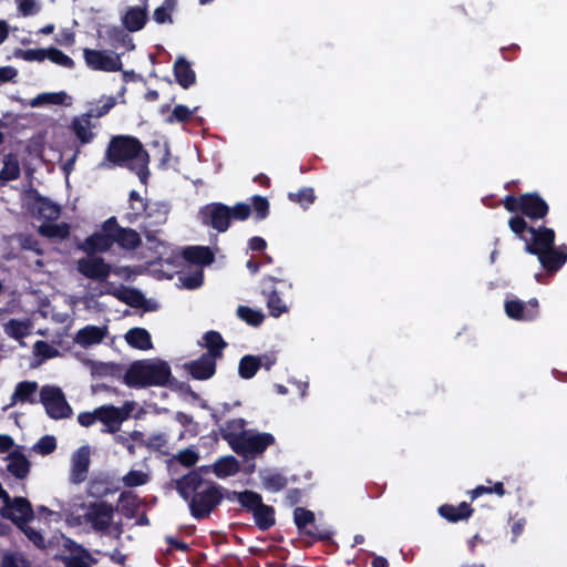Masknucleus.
I'll list each match as a JSON object with an SVG mask.
<instances>
[{
	"label": "nucleus",
	"mask_w": 567,
	"mask_h": 567,
	"mask_svg": "<svg viewBox=\"0 0 567 567\" xmlns=\"http://www.w3.org/2000/svg\"><path fill=\"white\" fill-rule=\"evenodd\" d=\"M47 49H28V50H18L16 52L17 58H21L25 61H43L45 59Z\"/></svg>",
	"instance_id": "680f3d73"
},
{
	"label": "nucleus",
	"mask_w": 567,
	"mask_h": 567,
	"mask_svg": "<svg viewBox=\"0 0 567 567\" xmlns=\"http://www.w3.org/2000/svg\"><path fill=\"white\" fill-rule=\"evenodd\" d=\"M38 391V383L35 381H21L16 385L14 392L11 396V405L17 402L35 404L38 400L35 393Z\"/></svg>",
	"instance_id": "c756f323"
},
{
	"label": "nucleus",
	"mask_w": 567,
	"mask_h": 567,
	"mask_svg": "<svg viewBox=\"0 0 567 567\" xmlns=\"http://www.w3.org/2000/svg\"><path fill=\"white\" fill-rule=\"evenodd\" d=\"M114 515L113 506L105 502L93 503L85 513V519L96 532H106L112 523Z\"/></svg>",
	"instance_id": "dca6fc26"
},
{
	"label": "nucleus",
	"mask_w": 567,
	"mask_h": 567,
	"mask_svg": "<svg viewBox=\"0 0 567 567\" xmlns=\"http://www.w3.org/2000/svg\"><path fill=\"white\" fill-rule=\"evenodd\" d=\"M97 419L106 426V432L115 433L121 424L127 419L128 411L114 405H102L96 408Z\"/></svg>",
	"instance_id": "6ab92c4d"
},
{
	"label": "nucleus",
	"mask_w": 567,
	"mask_h": 567,
	"mask_svg": "<svg viewBox=\"0 0 567 567\" xmlns=\"http://www.w3.org/2000/svg\"><path fill=\"white\" fill-rule=\"evenodd\" d=\"M34 354L43 360L52 359L59 355V350L44 340L35 341L33 346Z\"/></svg>",
	"instance_id": "5fc2aeb1"
},
{
	"label": "nucleus",
	"mask_w": 567,
	"mask_h": 567,
	"mask_svg": "<svg viewBox=\"0 0 567 567\" xmlns=\"http://www.w3.org/2000/svg\"><path fill=\"white\" fill-rule=\"evenodd\" d=\"M243 502V508L252 514L256 526L260 530L270 529L275 523V508L262 502V497L257 492L254 495H247Z\"/></svg>",
	"instance_id": "f8f14e48"
},
{
	"label": "nucleus",
	"mask_w": 567,
	"mask_h": 567,
	"mask_svg": "<svg viewBox=\"0 0 567 567\" xmlns=\"http://www.w3.org/2000/svg\"><path fill=\"white\" fill-rule=\"evenodd\" d=\"M246 421L244 419H233L226 422L225 426L219 429L221 437L233 449L234 437H237L245 431Z\"/></svg>",
	"instance_id": "4c0bfd02"
},
{
	"label": "nucleus",
	"mask_w": 567,
	"mask_h": 567,
	"mask_svg": "<svg viewBox=\"0 0 567 567\" xmlns=\"http://www.w3.org/2000/svg\"><path fill=\"white\" fill-rule=\"evenodd\" d=\"M7 334L16 340H20L30 333V324L18 319H10L4 327Z\"/></svg>",
	"instance_id": "a18cd8bd"
},
{
	"label": "nucleus",
	"mask_w": 567,
	"mask_h": 567,
	"mask_svg": "<svg viewBox=\"0 0 567 567\" xmlns=\"http://www.w3.org/2000/svg\"><path fill=\"white\" fill-rule=\"evenodd\" d=\"M261 480L265 488L274 493L282 491L288 484L287 477L279 472H267Z\"/></svg>",
	"instance_id": "37998d69"
},
{
	"label": "nucleus",
	"mask_w": 567,
	"mask_h": 567,
	"mask_svg": "<svg viewBox=\"0 0 567 567\" xmlns=\"http://www.w3.org/2000/svg\"><path fill=\"white\" fill-rule=\"evenodd\" d=\"M55 557L65 567H91L97 563L83 546L64 535L59 540V554Z\"/></svg>",
	"instance_id": "6e6552de"
},
{
	"label": "nucleus",
	"mask_w": 567,
	"mask_h": 567,
	"mask_svg": "<svg viewBox=\"0 0 567 567\" xmlns=\"http://www.w3.org/2000/svg\"><path fill=\"white\" fill-rule=\"evenodd\" d=\"M126 31L127 30L125 28L118 25L107 27L105 30V35L109 44L115 49L120 47L134 49L135 45L133 43V40Z\"/></svg>",
	"instance_id": "473e14b6"
},
{
	"label": "nucleus",
	"mask_w": 567,
	"mask_h": 567,
	"mask_svg": "<svg viewBox=\"0 0 567 567\" xmlns=\"http://www.w3.org/2000/svg\"><path fill=\"white\" fill-rule=\"evenodd\" d=\"M122 481L127 487H137L147 483L148 475L142 471L131 470L123 476Z\"/></svg>",
	"instance_id": "864d4df0"
},
{
	"label": "nucleus",
	"mask_w": 567,
	"mask_h": 567,
	"mask_svg": "<svg viewBox=\"0 0 567 567\" xmlns=\"http://www.w3.org/2000/svg\"><path fill=\"white\" fill-rule=\"evenodd\" d=\"M509 229L525 243V251L537 256L540 266L548 275H555L567 261V251L555 246L556 234L544 225L529 226L525 218L512 216Z\"/></svg>",
	"instance_id": "f257e3e1"
},
{
	"label": "nucleus",
	"mask_w": 567,
	"mask_h": 567,
	"mask_svg": "<svg viewBox=\"0 0 567 567\" xmlns=\"http://www.w3.org/2000/svg\"><path fill=\"white\" fill-rule=\"evenodd\" d=\"M96 421H99L96 409L93 412H81L78 415V422L84 427L91 426Z\"/></svg>",
	"instance_id": "774afa93"
},
{
	"label": "nucleus",
	"mask_w": 567,
	"mask_h": 567,
	"mask_svg": "<svg viewBox=\"0 0 567 567\" xmlns=\"http://www.w3.org/2000/svg\"><path fill=\"white\" fill-rule=\"evenodd\" d=\"M474 509L466 502H462L458 506L444 504L439 507V514L451 523H457L472 516Z\"/></svg>",
	"instance_id": "c85d7f7f"
},
{
	"label": "nucleus",
	"mask_w": 567,
	"mask_h": 567,
	"mask_svg": "<svg viewBox=\"0 0 567 567\" xmlns=\"http://www.w3.org/2000/svg\"><path fill=\"white\" fill-rule=\"evenodd\" d=\"M128 202H130V208L132 212L127 214V220L130 223H133L138 217H141L144 213L147 212L148 204L136 190L130 192Z\"/></svg>",
	"instance_id": "58836bf2"
},
{
	"label": "nucleus",
	"mask_w": 567,
	"mask_h": 567,
	"mask_svg": "<svg viewBox=\"0 0 567 567\" xmlns=\"http://www.w3.org/2000/svg\"><path fill=\"white\" fill-rule=\"evenodd\" d=\"M40 233L49 238L65 239L70 236V226L66 223L42 225Z\"/></svg>",
	"instance_id": "de8ad7c7"
},
{
	"label": "nucleus",
	"mask_w": 567,
	"mask_h": 567,
	"mask_svg": "<svg viewBox=\"0 0 567 567\" xmlns=\"http://www.w3.org/2000/svg\"><path fill=\"white\" fill-rule=\"evenodd\" d=\"M303 535L309 536L313 540H322L328 542L331 539V532L326 528H320L316 525V520L313 525H310Z\"/></svg>",
	"instance_id": "e2e57ef3"
},
{
	"label": "nucleus",
	"mask_w": 567,
	"mask_h": 567,
	"mask_svg": "<svg viewBox=\"0 0 567 567\" xmlns=\"http://www.w3.org/2000/svg\"><path fill=\"white\" fill-rule=\"evenodd\" d=\"M7 471L16 478L23 480L29 475L30 462L28 457L20 451L14 450L8 455Z\"/></svg>",
	"instance_id": "cd10ccee"
},
{
	"label": "nucleus",
	"mask_w": 567,
	"mask_h": 567,
	"mask_svg": "<svg viewBox=\"0 0 567 567\" xmlns=\"http://www.w3.org/2000/svg\"><path fill=\"white\" fill-rule=\"evenodd\" d=\"M502 203L507 212L520 213V217H527L532 220L544 219L549 213L548 204L536 192L524 193L519 196L507 195Z\"/></svg>",
	"instance_id": "20e7f679"
},
{
	"label": "nucleus",
	"mask_w": 567,
	"mask_h": 567,
	"mask_svg": "<svg viewBox=\"0 0 567 567\" xmlns=\"http://www.w3.org/2000/svg\"><path fill=\"white\" fill-rule=\"evenodd\" d=\"M184 369L195 380H208L216 373V360L202 354L198 359L186 362Z\"/></svg>",
	"instance_id": "4be33fe9"
},
{
	"label": "nucleus",
	"mask_w": 567,
	"mask_h": 567,
	"mask_svg": "<svg viewBox=\"0 0 567 567\" xmlns=\"http://www.w3.org/2000/svg\"><path fill=\"white\" fill-rule=\"evenodd\" d=\"M260 369V359L256 355L246 354L244 355L238 365V374L243 379H251L256 375Z\"/></svg>",
	"instance_id": "ea45409f"
},
{
	"label": "nucleus",
	"mask_w": 567,
	"mask_h": 567,
	"mask_svg": "<svg viewBox=\"0 0 567 567\" xmlns=\"http://www.w3.org/2000/svg\"><path fill=\"white\" fill-rule=\"evenodd\" d=\"M91 120L92 115L83 113L79 116H74L68 125V131L75 138V147L80 148L95 140L96 133L93 131L94 125Z\"/></svg>",
	"instance_id": "f3484780"
},
{
	"label": "nucleus",
	"mask_w": 567,
	"mask_h": 567,
	"mask_svg": "<svg viewBox=\"0 0 567 567\" xmlns=\"http://www.w3.org/2000/svg\"><path fill=\"white\" fill-rule=\"evenodd\" d=\"M1 517L11 520L17 527H22L34 518L31 503L25 497H14L0 509Z\"/></svg>",
	"instance_id": "ddd939ff"
},
{
	"label": "nucleus",
	"mask_w": 567,
	"mask_h": 567,
	"mask_svg": "<svg viewBox=\"0 0 567 567\" xmlns=\"http://www.w3.org/2000/svg\"><path fill=\"white\" fill-rule=\"evenodd\" d=\"M83 55L85 63L92 70L117 72L122 69L121 58L116 53H106L105 51L84 49Z\"/></svg>",
	"instance_id": "4468645a"
},
{
	"label": "nucleus",
	"mask_w": 567,
	"mask_h": 567,
	"mask_svg": "<svg viewBox=\"0 0 567 567\" xmlns=\"http://www.w3.org/2000/svg\"><path fill=\"white\" fill-rule=\"evenodd\" d=\"M66 94L64 92L58 93H42L39 94L31 103L32 106H40L42 104L60 105L64 103Z\"/></svg>",
	"instance_id": "3c124183"
},
{
	"label": "nucleus",
	"mask_w": 567,
	"mask_h": 567,
	"mask_svg": "<svg viewBox=\"0 0 567 567\" xmlns=\"http://www.w3.org/2000/svg\"><path fill=\"white\" fill-rule=\"evenodd\" d=\"M39 401L50 419L61 420L72 415V408L59 386L43 385L40 390Z\"/></svg>",
	"instance_id": "1a4fd4ad"
},
{
	"label": "nucleus",
	"mask_w": 567,
	"mask_h": 567,
	"mask_svg": "<svg viewBox=\"0 0 567 567\" xmlns=\"http://www.w3.org/2000/svg\"><path fill=\"white\" fill-rule=\"evenodd\" d=\"M179 280L185 288L190 290L197 289L204 282V272L202 269H197L193 274L179 276Z\"/></svg>",
	"instance_id": "bf43d9fd"
},
{
	"label": "nucleus",
	"mask_w": 567,
	"mask_h": 567,
	"mask_svg": "<svg viewBox=\"0 0 567 567\" xmlns=\"http://www.w3.org/2000/svg\"><path fill=\"white\" fill-rule=\"evenodd\" d=\"M293 520L300 534H305L310 525H313L315 514L310 509L296 507L293 511Z\"/></svg>",
	"instance_id": "c03bdc74"
},
{
	"label": "nucleus",
	"mask_w": 567,
	"mask_h": 567,
	"mask_svg": "<svg viewBox=\"0 0 567 567\" xmlns=\"http://www.w3.org/2000/svg\"><path fill=\"white\" fill-rule=\"evenodd\" d=\"M205 484L197 471H190L175 481V488L183 499L189 501Z\"/></svg>",
	"instance_id": "5701e85b"
},
{
	"label": "nucleus",
	"mask_w": 567,
	"mask_h": 567,
	"mask_svg": "<svg viewBox=\"0 0 567 567\" xmlns=\"http://www.w3.org/2000/svg\"><path fill=\"white\" fill-rule=\"evenodd\" d=\"M239 471V462L233 455L221 456L213 465V472L218 478L233 476Z\"/></svg>",
	"instance_id": "72a5a7b5"
},
{
	"label": "nucleus",
	"mask_w": 567,
	"mask_h": 567,
	"mask_svg": "<svg viewBox=\"0 0 567 567\" xmlns=\"http://www.w3.org/2000/svg\"><path fill=\"white\" fill-rule=\"evenodd\" d=\"M115 225V216L103 221L101 230L93 233L86 237L80 245L79 249L94 256L97 252H106L113 247L112 226Z\"/></svg>",
	"instance_id": "9b49d317"
},
{
	"label": "nucleus",
	"mask_w": 567,
	"mask_h": 567,
	"mask_svg": "<svg viewBox=\"0 0 567 567\" xmlns=\"http://www.w3.org/2000/svg\"><path fill=\"white\" fill-rule=\"evenodd\" d=\"M21 169L18 159L9 154L6 156L3 167L0 171V186L6 185L8 182L16 181L20 177Z\"/></svg>",
	"instance_id": "e433bc0d"
},
{
	"label": "nucleus",
	"mask_w": 567,
	"mask_h": 567,
	"mask_svg": "<svg viewBox=\"0 0 567 567\" xmlns=\"http://www.w3.org/2000/svg\"><path fill=\"white\" fill-rule=\"evenodd\" d=\"M204 340L205 347L207 348V352L204 353L205 355L213 358L214 360L223 358V352L227 347V343L218 331H207L204 334Z\"/></svg>",
	"instance_id": "2f4dec72"
},
{
	"label": "nucleus",
	"mask_w": 567,
	"mask_h": 567,
	"mask_svg": "<svg viewBox=\"0 0 567 567\" xmlns=\"http://www.w3.org/2000/svg\"><path fill=\"white\" fill-rule=\"evenodd\" d=\"M146 214V224H152L153 226H161L166 223L168 209L165 205H157L156 209H152L145 213Z\"/></svg>",
	"instance_id": "603ef678"
},
{
	"label": "nucleus",
	"mask_w": 567,
	"mask_h": 567,
	"mask_svg": "<svg viewBox=\"0 0 567 567\" xmlns=\"http://www.w3.org/2000/svg\"><path fill=\"white\" fill-rule=\"evenodd\" d=\"M56 449V440L53 435L42 436L34 445L33 450L41 455H49Z\"/></svg>",
	"instance_id": "13d9d810"
},
{
	"label": "nucleus",
	"mask_w": 567,
	"mask_h": 567,
	"mask_svg": "<svg viewBox=\"0 0 567 567\" xmlns=\"http://www.w3.org/2000/svg\"><path fill=\"white\" fill-rule=\"evenodd\" d=\"M505 313L508 318L516 321H533L526 309L525 302L519 299L506 300L504 303Z\"/></svg>",
	"instance_id": "c9c22d12"
},
{
	"label": "nucleus",
	"mask_w": 567,
	"mask_h": 567,
	"mask_svg": "<svg viewBox=\"0 0 567 567\" xmlns=\"http://www.w3.org/2000/svg\"><path fill=\"white\" fill-rule=\"evenodd\" d=\"M115 105V99L110 96L102 105H97L95 109H90L85 114H90L93 117H102L106 115Z\"/></svg>",
	"instance_id": "0e129e2a"
},
{
	"label": "nucleus",
	"mask_w": 567,
	"mask_h": 567,
	"mask_svg": "<svg viewBox=\"0 0 567 567\" xmlns=\"http://www.w3.org/2000/svg\"><path fill=\"white\" fill-rule=\"evenodd\" d=\"M230 221L239 220L245 221L251 215V206L247 203H237L233 207H229Z\"/></svg>",
	"instance_id": "4d7b16f0"
},
{
	"label": "nucleus",
	"mask_w": 567,
	"mask_h": 567,
	"mask_svg": "<svg viewBox=\"0 0 567 567\" xmlns=\"http://www.w3.org/2000/svg\"><path fill=\"white\" fill-rule=\"evenodd\" d=\"M150 161L148 152L137 137L115 135L111 137L99 167L103 169L125 167L135 173L142 184H146L150 176Z\"/></svg>",
	"instance_id": "f03ea898"
},
{
	"label": "nucleus",
	"mask_w": 567,
	"mask_h": 567,
	"mask_svg": "<svg viewBox=\"0 0 567 567\" xmlns=\"http://www.w3.org/2000/svg\"><path fill=\"white\" fill-rule=\"evenodd\" d=\"M113 245L116 244L124 250H135L142 245L140 233L130 227L120 226L115 218V225L112 226Z\"/></svg>",
	"instance_id": "aec40b11"
},
{
	"label": "nucleus",
	"mask_w": 567,
	"mask_h": 567,
	"mask_svg": "<svg viewBox=\"0 0 567 567\" xmlns=\"http://www.w3.org/2000/svg\"><path fill=\"white\" fill-rule=\"evenodd\" d=\"M182 256L185 261L197 266H208L214 262L215 255L207 246H189L183 249Z\"/></svg>",
	"instance_id": "bb28decb"
},
{
	"label": "nucleus",
	"mask_w": 567,
	"mask_h": 567,
	"mask_svg": "<svg viewBox=\"0 0 567 567\" xmlns=\"http://www.w3.org/2000/svg\"><path fill=\"white\" fill-rule=\"evenodd\" d=\"M19 528L25 534V536L29 538V540H31L37 547L44 548V546H45L44 537L42 536V534L40 532L28 526V524H25L24 526L19 527Z\"/></svg>",
	"instance_id": "69168bd1"
},
{
	"label": "nucleus",
	"mask_w": 567,
	"mask_h": 567,
	"mask_svg": "<svg viewBox=\"0 0 567 567\" xmlns=\"http://www.w3.org/2000/svg\"><path fill=\"white\" fill-rule=\"evenodd\" d=\"M251 213L255 214L256 220H264L269 216L270 204L269 200L261 195H254L251 198Z\"/></svg>",
	"instance_id": "49530a36"
},
{
	"label": "nucleus",
	"mask_w": 567,
	"mask_h": 567,
	"mask_svg": "<svg viewBox=\"0 0 567 567\" xmlns=\"http://www.w3.org/2000/svg\"><path fill=\"white\" fill-rule=\"evenodd\" d=\"M236 313L238 318L251 327H259L265 320V315L260 310L248 306H238Z\"/></svg>",
	"instance_id": "79ce46f5"
},
{
	"label": "nucleus",
	"mask_w": 567,
	"mask_h": 567,
	"mask_svg": "<svg viewBox=\"0 0 567 567\" xmlns=\"http://www.w3.org/2000/svg\"><path fill=\"white\" fill-rule=\"evenodd\" d=\"M78 271L85 278L104 282L111 275L112 267L102 257L89 256L76 261Z\"/></svg>",
	"instance_id": "2eb2a0df"
},
{
	"label": "nucleus",
	"mask_w": 567,
	"mask_h": 567,
	"mask_svg": "<svg viewBox=\"0 0 567 567\" xmlns=\"http://www.w3.org/2000/svg\"><path fill=\"white\" fill-rule=\"evenodd\" d=\"M178 0H164L153 12V19L158 24L173 23L172 13L177 7Z\"/></svg>",
	"instance_id": "a19ab883"
},
{
	"label": "nucleus",
	"mask_w": 567,
	"mask_h": 567,
	"mask_svg": "<svg viewBox=\"0 0 567 567\" xmlns=\"http://www.w3.org/2000/svg\"><path fill=\"white\" fill-rule=\"evenodd\" d=\"M288 198L289 200L298 203L306 208L315 203L316 195L312 187H302L296 193H289Z\"/></svg>",
	"instance_id": "09e8293b"
},
{
	"label": "nucleus",
	"mask_w": 567,
	"mask_h": 567,
	"mask_svg": "<svg viewBox=\"0 0 567 567\" xmlns=\"http://www.w3.org/2000/svg\"><path fill=\"white\" fill-rule=\"evenodd\" d=\"M128 346L137 350H150L153 347L151 333L140 327L130 329L125 334Z\"/></svg>",
	"instance_id": "7c9ffc66"
},
{
	"label": "nucleus",
	"mask_w": 567,
	"mask_h": 567,
	"mask_svg": "<svg viewBox=\"0 0 567 567\" xmlns=\"http://www.w3.org/2000/svg\"><path fill=\"white\" fill-rule=\"evenodd\" d=\"M173 72L176 82L184 90L189 89L192 85L196 83V73L192 69L190 63L184 56H178L175 60Z\"/></svg>",
	"instance_id": "a878e982"
},
{
	"label": "nucleus",
	"mask_w": 567,
	"mask_h": 567,
	"mask_svg": "<svg viewBox=\"0 0 567 567\" xmlns=\"http://www.w3.org/2000/svg\"><path fill=\"white\" fill-rule=\"evenodd\" d=\"M224 487L215 482L206 484L188 501L189 512L197 519H205L220 505L224 499Z\"/></svg>",
	"instance_id": "39448f33"
},
{
	"label": "nucleus",
	"mask_w": 567,
	"mask_h": 567,
	"mask_svg": "<svg viewBox=\"0 0 567 567\" xmlns=\"http://www.w3.org/2000/svg\"><path fill=\"white\" fill-rule=\"evenodd\" d=\"M256 492L254 491H249V489H246V491H243V492H236V491H228L224 487V491H223V494H224V498H227L228 501H238V503L243 506V502H245V497L247 495H254Z\"/></svg>",
	"instance_id": "338daca9"
},
{
	"label": "nucleus",
	"mask_w": 567,
	"mask_h": 567,
	"mask_svg": "<svg viewBox=\"0 0 567 567\" xmlns=\"http://www.w3.org/2000/svg\"><path fill=\"white\" fill-rule=\"evenodd\" d=\"M45 59H49L51 62L68 69L74 68V61L69 55L64 54L61 50L53 47L47 49Z\"/></svg>",
	"instance_id": "8fccbe9b"
},
{
	"label": "nucleus",
	"mask_w": 567,
	"mask_h": 567,
	"mask_svg": "<svg viewBox=\"0 0 567 567\" xmlns=\"http://www.w3.org/2000/svg\"><path fill=\"white\" fill-rule=\"evenodd\" d=\"M90 468V450L87 446L78 449L71 458L70 482L81 484L87 478Z\"/></svg>",
	"instance_id": "a211bd4d"
},
{
	"label": "nucleus",
	"mask_w": 567,
	"mask_h": 567,
	"mask_svg": "<svg viewBox=\"0 0 567 567\" xmlns=\"http://www.w3.org/2000/svg\"><path fill=\"white\" fill-rule=\"evenodd\" d=\"M234 441L233 451L246 461L254 460L256 456L264 454L276 442L275 436L267 432H241L239 436L234 437Z\"/></svg>",
	"instance_id": "423d86ee"
},
{
	"label": "nucleus",
	"mask_w": 567,
	"mask_h": 567,
	"mask_svg": "<svg viewBox=\"0 0 567 567\" xmlns=\"http://www.w3.org/2000/svg\"><path fill=\"white\" fill-rule=\"evenodd\" d=\"M106 293L113 295L120 301L128 305L132 308H143L146 303L145 296L140 290L134 288H126L124 291L114 292L106 290Z\"/></svg>",
	"instance_id": "f704fd0d"
},
{
	"label": "nucleus",
	"mask_w": 567,
	"mask_h": 567,
	"mask_svg": "<svg viewBox=\"0 0 567 567\" xmlns=\"http://www.w3.org/2000/svg\"><path fill=\"white\" fill-rule=\"evenodd\" d=\"M107 334V327L85 326L80 329L75 337L74 342L81 347L87 348L101 343Z\"/></svg>",
	"instance_id": "393cba45"
},
{
	"label": "nucleus",
	"mask_w": 567,
	"mask_h": 567,
	"mask_svg": "<svg viewBox=\"0 0 567 567\" xmlns=\"http://www.w3.org/2000/svg\"><path fill=\"white\" fill-rule=\"evenodd\" d=\"M291 284L282 276H265L260 281V292L266 298L267 308L271 317L278 318L288 311V307L281 300L284 289H290Z\"/></svg>",
	"instance_id": "0eeeda50"
},
{
	"label": "nucleus",
	"mask_w": 567,
	"mask_h": 567,
	"mask_svg": "<svg viewBox=\"0 0 567 567\" xmlns=\"http://www.w3.org/2000/svg\"><path fill=\"white\" fill-rule=\"evenodd\" d=\"M172 377L171 367L165 361L141 360L133 362L124 374V383L134 389L164 386Z\"/></svg>",
	"instance_id": "7ed1b4c3"
},
{
	"label": "nucleus",
	"mask_w": 567,
	"mask_h": 567,
	"mask_svg": "<svg viewBox=\"0 0 567 567\" xmlns=\"http://www.w3.org/2000/svg\"><path fill=\"white\" fill-rule=\"evenodd\" d=\"M198 219L204 226L225 233L231 225L229 206L219 202L204 205L198 210Z\"/></svg>",
	"instance_id": "9d476101"
},
{
	"label": "nucleus",
	"mask_w": 567,
	"mask_h": 567,
	"mask_svg": "<svg viewBox=\"0 0 567 567\" xmlns=\"http://www.w3.org/2000/svg\"><path fill=\"white\" fill-rule=\"evenodd\" d=\"M33 210L39 218L47 221L56 220L61 215V207L50 198L42 196L38 190H33Z\"/></svg>",
	"instance_id": "b1692460"
},
{
	"label": "nucleus",
	"mask_w": 567,
	"mask_h": 567,
	"mask_svg": "<svg viewBox=\"0 0 567 567\" xmlns=\"http://www.w3.org/2000/svg\"><path fill=\"white\" fill-rule=\"evenodd\" d=\"M199 458L198 453L190 447L184 449L179 451L173 460L177 461L179 464H182L185 467H192L194 466Z\"/></svg>",
	"instance_id": "6e6d98bb"
},
{
	"label": "nucleus",
	"mask_w": 567,
	"mask_h": 567,
	"mask_svg": "<svg viewBox=\"0 0 567 567\" xmlns=\"http://www.w3.org/2000/svg\"><path fill=\"white\" fill-rule=\"evenodd\" d=\"M148 0H141L140 6L130 7L122 18L124 28L130 32L142 30L147 22Z\"/></svg>",
	"instance_id": "412c9836"
},
{
	"label": "nucleus",
	"mask_w": 567,
	"mask_h": 567,
	"mask_svg": "<svg viewBox=\"0 0 567 567\" xmlns=\"http://www.w3.org/2000/svg\"><path fill=\"white\" fill-rule=\"evenodd\" d=\"M193 111H190L186 105L178 104L173 109L172 114L168 116L167 121L173 123L174 121L178 123H186L192 118Z\"/></svg>",
	"instance_id": "052dcab7"
}]
</instances>
